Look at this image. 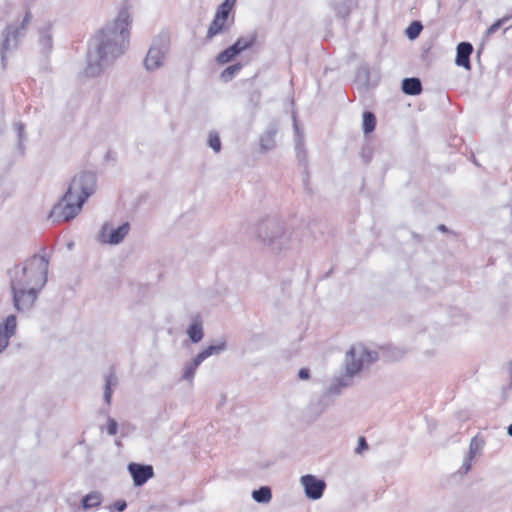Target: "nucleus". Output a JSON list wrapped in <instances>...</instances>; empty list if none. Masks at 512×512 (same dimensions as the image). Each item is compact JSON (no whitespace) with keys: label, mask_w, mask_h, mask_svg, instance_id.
Returning <instances> with one entry per match:
<instances>
[{"label":"nucleus","mask_w":512,"mask_h":512,"mask_svg":"<svg viewBox=\"0 0 512 512\" xmlns=\"http://www.w3.org/2000/svg\"><path fill=\"white\" fill-rule=\"evenodd\" d=\"M131 21L129 10L122 8L116 18L95 35L87 51L86 76H98L125 52Z\"/></svg>","instance_id":"obj_1"},{"label":"nucleus","mask_w":512,"mask_h":512,"mask_svg":"<svg viewBox=\"0 0 512 512\" xmlns=\"http://www.w3.org/2000/svg\"><path fill=\"white\" fill-rule=\"evenodd\" d=\"M48 260L35 254L10 272L13 305L17 311L29 310L47 282Z\"/></svg>","instance_id":"obj_2"},{"label":"nucleus","mask_w":512,"mask_h":512,"mask_svg":"<svg viewBox=\"0 0 512 512\" xmlns=\"http://www.w3.org/2000/svg\"><path fill=\"white\" fill-rule=\"evenodd\" d=\"M96 187V177L91 172H82L75 175L62 199L53 207L50 218L53 221H69L76 217L85 201L90 197Z\"/></svg>","instance_id":"obj_3"},{"label":"nucleus","mask_w":512,"mask_h":512,"mask_svg":"<svg viewBox=\"0 0 512 512\" xmlns=\"http://www.w3.org/2000/svg\"><path fill=\"white\" fill-rule=\"evenodd\" d=\"M254 238L273 253H280L292 246L290 231L276 217H267L259 221L255 226Z\"/></svg>","instance_id":"obj_4"},{"label":"nucleus","mask_w":512,"mask_h":512,"mask_svg":"<svg viewBox=\"0 0 512 512\" xmlns=\"http://www.w3.org/2000/svg\"><path fill=\"white\" fill-rule=\"evenodd\" d=\"M378 359V354L361 343L350 347L345 357V371L349 376H355L362 369L369 367Z\"/></svg>","instance_id":"obj_5"},{"label":"nucleus","mask_w":512,"mask_h":512,"mask_svg":"<svg viewBox=\"0 0 512 512\" xmlns=\"http://www.w3.org/2000/svg\"><path fill=\"white\" fill-rule=\"evenodd\" d=\"M170 50V40L166 35L157 36L144 59V67L147 71H155L164 65Z\"/></svg>","instance_id":"obj_6"},{"label":"nucleus","mask_w":512,"mask_h":512,"mask_svg":"<svg viewBox=\"0 0 512 512\" xmlns=\"http://www.w3.org/2000/svg\"><path fill=\"white\" fill-rule=\"evenodd\" d=\"M129 231L130 224L128 222L118 227H113L110 223H105L100 230L99 240L105 244L117 245L124 240Z\"/></svg>","instance_id":"obj_7"},{"label":"nucleus","mask_w":512,"mask_h":512,"mask_svg":"<svg viewBox=\"0 0 512 512\" xmlns=\"http://www.w3.org/2000/svg\"><path fill=\"white\" fill-rule=\"evenodd\" d=\"M233 21V17L230 18L225 12L216 11L207 29L206 40L211 41L214 37L227 32L232 26Z\"/></svg>","instance_id":"obj_8"},{"label":"nucleus","mask_w":512,"mask_h":512,"mask_svg":"<svg viewBox=\"0 0 512 512\" xmlns=\"http://www.w3.org/2000/svg\"><path fill=\"white\" fill-rule=\"evenodd\" d=\"M300 483L304 488L307 498L312 500L320 499L325 490L326 484L316 476L308 474L300 478Z\"/></svg>","instance_id":"obj_9"},{"label":"nucleus","mask_w":512,"mask_h":512,"mask_svg":"<svg viewBox=\"0 0 512 512\" xmlns=\"http://www.w3.org/2000/svg\"><path fill=\"white\" fill-rule=\"evenodd\" d=\"M17 319L14 315H9L0 323V353L9 345V340L16 333Z\"/></svg>","instance_id":"obj_10"},{"label":"nucleus","mask_w":512,"mask_h":512,"mask_svg":"<svg viewBox=\"0 0 512 512\" xmlns=\"http://www.w3.org/2000/svg\"><path fill=\"white\" fill-rule=\"evenodd\" d=\"M128 471L133 478L135 486H142L154 476L153 467L151 465L130 463L128 465Z\"/></svg>","instance_id":"obj_11"},{"label":"nucleus","mask_w":512,"mask_h":512,"mask_svg":"<svg viewBox=\"0 0 512 512\" xmlns=\"http://www.w3.org/2000/svg\"><path fill=\"white\" fill-rule=\"evenodd\" d=\"M473 52V46L468 42H461L457 46L455 63L466 70L471 69L470 55Z\"/></svg>","instance_id":"obj_12"},{"label":"nucleus","mask_w":512,"mask_h":512,"mask_svg":"<svg viewBox=\"0 0 512 512\" xmlns=\"http://www.w3.org/2000/svg\"><path fill=\"white\" fill-rule=\"evenodd\" d=\"M19 29L17 26H8L3 33L4 40L2 43L3 53H6L17 46Z\"/></svg>","instance_id":"obj_13"},{"label":"nucleus","mask_w":512,"mask_h":512,"mask_svg":"<svg viewBox=\"0 0 512 512\" xmlns=\"http://www.w3.org/2000/svg\"><path fill=\"white\" fill-rule=\"evenodd\" d=\"M278 132L276 124H271L260 136V148L263 152L272 150L275 147V136Z\"/></svg>","instance_id":"obj_14"},{"label":"nucleus","mask_w":512,"mask_h":512,"mask_svg":"<svg viewBox=\"0 0 512 512\" xmlns=\"http://www.w3.org/2000/svg\"><path fill=\"white\" fill-rule=\"evenodd\" d=\"M353 376H349L347 373L344 376L336 378L327 388L326 393L328 395H338L342 389L349 387L352 384Z\"/></svg>","instance_id":"obj_15"},{"label":"nucleus","mask_w":512,"mask_h":512,"mask_svg":"<svg viewBox=\"0 0 512 512\" xmlns=\"http://www.w3.org/2000/svg\"><path fill=\"white\" fill-rule=\"evenodd\" d=\"M227 348V344L225 340H220L214 345L207 346L204 350H202L200 353L197 354V356L201 359L203 362L208 357L212 355H219L222 352H224Z\"/></svg>","instance_id":"obj_16"},{"label":"nucleus","mask_w":512,"mask_h":512,"mask_svg":"<svg viewBox=\"0 0 512 512\" xmlns=\"http://www.w3.org/2000/svg\"><path fill=\"white\" fill-rule=\"evenodd\" d=\"M402 90L407 95H418L422 91V84L418 78H405L402 81Z\"/></svg>","instance_id":"obj_17"},{"label":"nucleus","mask_w":512,"mask_h":512,"mask_svg":"<svg viewBox=\"0 0 512 512\" xmlns=\"http://www.w3.org/2000/svg\"><path fill=\"white\" fill-rule=\"evenodd\" d=\"M187 335L193 343H198L204 336L203 326L200 320L195 319L187 329Z\"/></svg>","instance_id":"obj_18"},{"label":"nucleus","mask_w":512,"mask_h":512,"mask_svg":"<svg viewBox=\"0 0 512 512\" xmlns=\"http://www.w3.org/2000/svg\"><path fill=\"white\" fill-rule=\"evenodd\" d=\"M104 381V399L105 402L109 405L111 403L112 388L117 386L118 378L113 372H110L107 375H105Z\"/></svg>","instance_id":"obj_19"},{"label":"nucleus","mask_w":512,"mask_h":512,"mask_svg":"<svg viewBox=\"0 0 512 512\" xmlns=\"http://www.w3.org/2000/svg\"><path fill=\"white\" fill-rule=\"evenodd\" d=\"M201 363L202 361L197 355L192 362L186 363L183 367L182 380H186L192 384L196 370Z\"/></svg>","instance_id":"obj_20"},{"label":"nucleus","mask_w":512,"mask_h":512,"mask_svg":"<svg viewBox=\"0 0 512 512\" xmlns=\"http://www.w3.org/2000/svg\"><path fill=\"white\" fill-rule=\"evenodd\" d=\"M252 498L257 503L267 504L272 499L271 489L268 486H262L252 492Z\"/></svg>","instance_id":"obj_21"},{"label":"nucleus","mask_w":512,"mask_h":512,"mask_svg":"<svg viewBox=\"0 0 512 512\" xmlns=\"http://www.w3.org/2000/svg\"><path fill=\"white\" fill-rule=\"evenodd\" d=\"M355 5V0H341L334 4V9L339 16L345 18L350 14Z\"/></svg>","instance_id":"obj_22"},{"label":"nucleus","mask_w":512,"mask_h":512,"mask_svg":"<svg viewBox=\"0 0 512 512\" xmlns=\"http://www.w3.org/2000/svg\"><path fill=\"white\" fill-rule=\"evenodd\" d=\"M256 41V35H251L247 38H239L233 45L230 47L235 51L238 55L242 51L250 48Z\"/></svg>","instance_id":"obj_23"},{"label":"nucleus","mask_w":512,"mask_h":512,"mask_svg":"<svg viewBox=\"0 0 512 512\" xmlns=\"http://www.w3.org/2000/svg\"><path fill=\"white\" fill-rule=\"evenodd\" d=\"M102 502V496L99 492H92L87 494L82 499V506L84 509L98 507Z\"/></svg>","instance_id":"obj_24"},{"label":"nucleus","mask_w":512,"mask_h":512,"mask_svg":"<svg viewBox=\"0 0 512 512\" xmlns=\"http://www.w3.org/2000/svg\"><path fill=\"white\" fill-rule=\"evenodd\" d=\"M293 122H294V132H295V149L297 151V155L298 157H301V155H303V157L305 156V151H304V139H303V134L302 132L300 131L297 123H296V118L295 116L293 117Z\"/></svg>","instance_id":"obj_25"},{"label":"nucleus","mask_w":512,"mask_h":512,"mask_svg":"<svg viewBox=\"0 0 512 512\" xmlns=\"http://www.w3.org/2000/svg\"><path fill=\"white\" fill-rule=\"evenodd\" d=\"M376 126V118L372 112L366 111L363 113V132L365 134L371 133Z\"/></svg>","instance_id":"obj_26"},{"label":"nucleus","mask_w":512,"mask_h":512,"mask_svg":"<svg viewBox=\"0 0 512 512\" xmlns=\"http://www.w3.org/2000/svg\"><path fill=\"white\" fill-rule=\"evenodd\" d=\"M236 56L237 54L235 53V51L231 47H228L227 49L218 54L216 60L219 64H226Z\"/></svg>","instance_id":"obj_27"},{"label":"nucleus","mask_w":512,"mask_h":512,"mask_svg":"<svg viewBox=\"0 0 512 512\" xmlns=\"http://www.w3.org/2000/svg\"><path fill=\"white\" fill-rule=\"evenodd\" d=\"M422 24L418 21L412 22L406 29V35L409 39H415L419 36L422 30Z\"/></svg>","instance_id":"obj_28"},{"label":"nucleus","mask_w":512,"mask_h":512,"mask_svg":"<svg viewBox=\"0 0 512 512\" xmlns=\"http://www.w3.org/2000/svg\"><path fill=\"white\" fill-rule=\"evenodd\" d=\"M241 69V64H234V65H231L229 67H227L222 73H221V78L224 80V81H228L230 79H232V77L237 73L239 72V70Z\"/></svg>","instance_id":"obj_29"},{"label":"nucleus","mask_w":512,"mask_h":512,"mask_svg":"<svg viewBox=\"0 0 512 512\" xmlns=\"http://www.w3.org/2000/svg\"><path fill=\"white\" fill-rule=\"evenodd\" d=\"M208 144L216 153L221 150V141L219 135L216 132L209 133Z\"/></svg>","instance_id":"obj_30"},{"label":"nucleus","mask_w":512,"mask_h":512,"mask_svg":"<svg viewBox=\"0 0 512 512\" xmlns=\"http://www.w3.org/2000/svg\"><path fill=\"white\" fill-rule=\"evenodd\" d=\"M509 17H504L502 19L497 20L495 23H493L486 31V37L491 36L494 34L498 29H500L507 21Z\"/></svg>","instance_id":"obj_31"},{"label":"nucleus","mask_w":512,"mask_h":512,"mask_svg":"<svg viewBox=\"0 0 512 512\" xmlns=\"http://www.w3.org/2000/svg\"><path fill=\"white\" fill-rule=\"evenodd\" d=\"M480 449H481L480 441L476 438H473L469 445L468 457H470V459H473L476 456V454L480 451Z\"/></svg>","instance_id":"obj_32"},{"label":"nucleus","mask_w":512,"mask_h":512,"mask_svg":"<svg viewBox=\"0 0 512 512\" xmlns=\"http://www.w3.org/2000/svg\"><path fill=\"white\" fill-rule=\"evenodd\" d=\"M236 0H225L217 9V11L225 12V14L230 16V12L232 11Z\"/></svg>","instance_id":"obj_33"},{"label":"nucleus","mask_w":512,"mask_h":512,"mask_svg":"<svg viewBox=\"0 0 512 512\" xmlns=\"http://www.w3.org/2000/svg\"><path fill=\"white\" fill-rule=\"evenodd\" d=\"M366 450H368V444H367V442H366L364 437H360L358 439V445H357V447L355 449V452L357 454H362Z\"/></svg>","instance_id":"obj_34"},{"label":"nucleus","mask_w":512,"mask_h":512,"mask_svg":"<svg viewBox=\"0 0 512 512\" xmlns=\"http://www.w3.org/2000/svg\"><path fill=\"white\" fill-rule=\"evenodd\" d=\"M117 422L114 419H108L107 432L109 435H115L117 433Z\"/></svg>","instance_id":"obj_35"},{"label":"nucleus","mask_w":512,"mask_h":512,"mask_svg":"<svg viewBox=\"0 0 512 512\" xmlns=\"http://www.w3.org/2000/svg\"><path fill=\"white\" fill-rule=\"evenodd\" d=\"M14 129L17 132L19 141L21 142L24 138V125L20 122L14 124Z\"/></svg>","instance_id":"obj_36"},{"label":"nucleus","mask_w":512,"mask_h":512,"mask_svg":"<svg viewBox=\"0 0 512 512\" xmlns=\"http://www.w3.org/2000/svg\"><path fill=\"white\" fill-rule=\"evenodd\" d=\"M472 460L473 459H470L468 456L464 459L463 465L461 467L463 473H467L471 469Z\"/></svg>","instance_id":"obj_37"},{"label":"nucleus","mask_w":512,"mask_h":512,"mask_svg":"<svg viewBox=\"0 0 512 512\" xmlns=\"http://www.w3.org/2000/svg\"><path fill=\"white\" fill-rule=\"evenodd\" d=\"M298 377L301 380H306L309 378V370L307 368H302L299 370Z\"/></svg>","instance_id":"obj_38"},{"label":"nucleus","mask_w":512,"mask_h":512,"mask_svg":"<svg viewBox=\"0 0 512 512\" xmlns=\"http://www.w3.org/2000/svg\"><path fill=\"white\" fill-rule=\"evenodd\" d=\"M126 506H127V505H126V502H125V501H119V502H117V503L115 504V507H116V509H117L119 512L124 511V510H125V508H126Z\"/></svg>","instance_id":"obj_39"},{"label":"nucleus","mask_w":512,"mask_h":512,"mask_svg":"<svg viewBox=\"0 0 512 512\" xmlns=\"http://www.w3.org/2000/svg\"><path fill=\"white\" fill-rule=\"evenodd\" d=\"M25 15H26V16H25V18H24V20H23V26H24L26 23H28V22H29V20H30V16H31V13H30V12H27Z\"/></svg>","instance_id":"obj_40"},{"label":"nucleus","mask_w":512,"mask_h":512,"mask_svg":"<svg viewBox=\"0 0 512 512\" xmlns=\"http://www.w3.org/2000/svg\"><path fill=\"white\" fill-rule=\"evenodd\" d=\"M438 229H439L440 231H443V232L447 230V228H446V226H445V225H439V226H438Z\"/></svg>","instance_id":"obj_41"},{"label":"nucleus","mask_w":512,"mask_h":512,"mask_svg":"<svg viewBox=\"0 0 512 512\" xmlns=\"http://www.w3.org/2000/svg\"><path fill=\"white\" fill-rule=\"evenodd\" d=\"M507 433L512 436V424L508 426Z\"/></svg>","instance_id":"obj_42"},{"label":"nucleus","mask_w":512,"mask_h":512,"mask_svg":"<svg viewBox=\"0 0 512 512\" xmlns=\"http://www.w3.org/2000/svg\"><path fill=\"white\" fill-rule=\"evenodd\" d=\"M404 355V351H399L398 355L395 357V359H399Z\"/></svg>","instance_id":"obj_43"}]
</instances>
